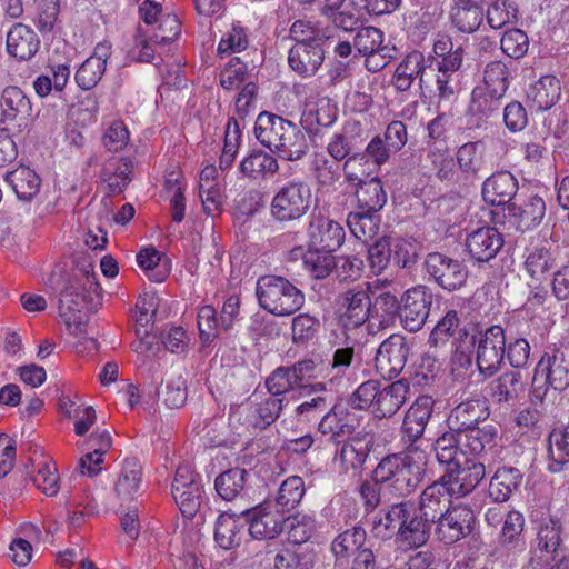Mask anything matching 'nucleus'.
<instances>
[{"label": "nucleus", "instance_id": "nucleus-1", "mask_svg": "<svg viewBox=\"0 0 569 569\" xmlns=\"http://www.w3.org/2000/svg\"><path fill=\"white\" fill-rule=\"evenodd\" d=\"M452 436L439 437L435 443L438 462L445 468L440 480L457 496L475 490L486 475V468L477 458L458 450Z\"/></svg>", "mask_w": 569, "mask_h": 569}, {"label": "nucleus", "instance_id": "nucleus-2", "mask_svg": "<svg viewBox=\"0 0 569 569\" xmlns=\"http://www.w3.org/2000/svg\"><path fill=\"white\" fill-rule=\"evenodd\" d=\"M253 132L262 146L287 161L300 160L309 149L307 137L297 124L268 111L258 114Z\"/></svg>", "mask_w": 569, "mask_h": 569}, {"label": "nucleus", "instance_id": "nucleus-3", "mask_svg": "<svg viewBox=\"0 0 569 569\" xmlns=\"http://www.w3.org/2000/svg\"><path fill=\"white\" fill-rule=\"evenodd\" d=\"M409 392V383L405 380L395 381L381 388L376 380L361 383L352 393L350 402L355 409H367L377 418L393 416L405 403Z\"/></svg>", "mask_w": 569, "mask_h": 569}, {"label": "nucleus", "instance_id": "nucleus-4", "mask_svg": "<svg viewBox=\"0 0 569 569\" xmlns=\"http://www.w3.org/2000/svg\"><path fill=\"white\" fill-rule=\"evenodd\" d=\"M101 303V288L96 274L87 271L81 279L70 283L60 295L59 311L67 327L74 335L83 331L80 316L83 308L94 309Z\"/></svg>", "mask_w": 569, "mask_h": 569}, {"label": "nucleus", "instance_id": "nucleus-5", "mask_svg": "<svg viewBox=\"0 0 569 569\" xmlns=\"http://www.w3.org/2000/svg\"><path fill=\"white\" fill-rule=\"evenodd\" d=\"M425 456L418 453L417 460L411 453L388 456L373 471V480L386 486L399 496L410 493L420 482Z\"/></svg>", "mask_w": 569, "mask_h": 569}, {"label": "nucleus", "instance_id": "nucleus-6", "mask_svg": "<svg viewBox=\"0 0 569 569\" xmlns=\"http://www.w3.org/2000/svg\"><path fill=\"white\" fill-rule=\"evenodd\" d=\"M257 296L260 306L279 317L298 311L305 303L303 293L282 277L267 276L258 280Z\"/></svg>", "mask_w": 569, "mask_h": 569}, {"label": "nucleus", "instance_id": "nucleus-7", "mask_svg": "<svg viewBox=\"0 0 569 569\" xmlns=\"http://www.w3.org/2000/svg\"><path fill=\"white\" fill-rule=\"evenodd\" d=\"M401 0H326L323 12L332 22L346 30H353L366 13L393 12Z\"/></svg>", "mask_w": 569, "mask_h": 569}, {"label": "nucleus", "instance_id": "nucleus-8", "mask_svg": "<svg viewBox=\"0 0 569 569\" xmlns=\"http://www.w3.org/2000/svg\"><path fill=\"white\" fill-rule=\"evenodd\" d=\"M312 201L310 187L301 181H292L282 186L273 196L270 212L280 222L299 220L303 217Z\"/></svg>", "mask_w": 569, "mask_h": 569}, {"label": "nucleus", "instance_id": "nucleus-9", "mask_svg": "<svg viewBox=\"0 0 569 569\" xmlns=\"http://www.w3.org/2000/svg\"><path fill=\"white\" fill-rule=\"evenodd\" d=\"M535 552L548 569H569V551L562 543V525L559 520L550 518L540 525Z\"/></svg>", "mask_w": 569, "mask_h": 569}, {"label": "nucleus", "instance_id": "nucleus-10", "mask_svg": "<svg viewBox=\"0 0 569 569\" xmlns=\"http://www.w3.org/2000/svg\"><path fill=\"white\" fill-rule=\"evenodd\" d=\"M532 383L536 393L543 388L537 397H542L548 387L565 390L569 386V358L557 349L546 352L535 369Z\"/></svg>", "mask_w": 569, "mask_h": 569}, {"label": "nucleus", "instance_id": "nucleus-11", "mask_svg": "<svg viewBox=\"0 0 569 569\" xmlns=\"http://www.w3.org/2000/svg\"><path fill=\"white\" fill-rule=\"evenodd\" d=\"M250 536L258 540L277 538L284 529L286 515L268 500L242 512Z\"/></svg>", "mask_w": 569, "mask_h": 569}, {"label": "nucleus", "instance_id": "nucleus-12", "mask_svg": "<svg viewBox=\"0 0 569 569\" xmlns=\"http://www.w3.org/2000/svg\"><path fill=\"white\" fill-rule=\"evenodd\" d=\"M171 493L184 517L192 518L198 512L202 499V486L190 466L181 465L177 468Z\"/></svg>", "mask_w": 569, "mask_h": 569}, {"label": "nucleus", "instance_id": "nucleus-13", "mask_svg": "<svg viewBox=\"0 0 569 569\" xmlns=\"http://www.w3.org/2000/svg\"><path fill=\"white\" fill-rule=\"evenodd\" d=\"M477 419H466L461 422L465 429L450 430L445 432L441 437H450L456 440V448L462 452H468L469 456L478 459V456L496 446L497 429L491 425L482 428H473L472 423Z\"/></svg>", "mask_w": 569, "mask_h": 569}, {"label": "nucleus", "instance_id": "nucleus-14", "mask_svg": "<svg viewBox=\"0 0 569 569\" xmlns=\"http://www.w3.org/2000/svg\"><path fill=\"white\" fill-rule=\"evenodd\" d=\"M431 303L432 296L427 287L416 286L408 289L402 296L400 307L403 327L410 332L420 330L428 318Z\"/></svg>", "mask_w": 569, "mask_h": 569}, {"label": "nucleus", "instance_id": "nucleus-15", "mask_svg": "<svg viewBox=\"0 0 569 569\" xmlns=\"http://www.w3.org/2000/svg\"><path fill=\"white\" fill-rule=\"evenodd\" d=\"M337 317L346 329L358 328L370 322V297L368 289H351L337 300Z\"/></svg>", "mask_w": 569, "mask_h": 569}, {"label": "nucleus", "instance_id": "nucleus-16", "mask_svg": "<svg viewBox=\"0 0 569 569\" xmlns=\"http://www.w3.org/2000/svg\"><path fill=\"white\" fill-rule=\"evenodd\" d=\"M506 337L500 326L490 327L479 341L477 366L481 375L491 377L499 369L505 355Z\"/></svg>", "mask_w": 569, "mask_h": 569}, {"label": "nucleus", "instance_id": "nucleus-17", "mask_svg": "<svg viewBox=\"0 0 569 569\" xmlns=\"http://www.w3.org/2000/svg\"><path fill=\"white\" fill-rule=\"evenodd\" d=\"M408 357V346L401 336H390L378 348L375 366L385 379H392L403 369Z\"/></svg>", "mask_w": 569, "mask_h": 569}, {"label": "nucleus", "instance_id": "nucleus-18", "mask_svg": "<svg viewBox=\"0 0 569 569\" xmlns=\"http://www.w3.org/2000/svg\"><path fill=\"white\" fill-rule=\"evenodd\" d=\"M475 515L463 505L450 507L438 518L436 535L445 543H453L471 532Z\"/></svg>", "mask_w": 569, "mask_h": 569}, {"label": "nucleus", "instance_id": "nucleus-19", "mask_svg": "<svg viewBox=\"0 0 569 569\" xmlns=\"http://www.w3.org/2000/svg\"><path fill=\"white\" fill-rule=\"evenodd\" d=\"M403 507L405 517L400 520L397 542L405 549H416L428 541L430 522L421 517L415 503L403 501Z\"/></svg>", "mask_w": 569, "mask_h": 569}, {"label": "nucleus", "instance_id": "nucleus-20", "mask_svg": "<svg viewBox=\"0 0 569 569\" xmlns=\"http://www.w3.org/2000/svg\"><path fill=\"white\" fill-rule=\"evenodd\" d=\"M426 266L429 274L447 290H457L467 280L468 272L462 263L441 253L435 252L429 254Z\"/></svg>", "mask_w": 569, "mask_h": 569}, {"label": "nucleus", "instance_id": "nucleus-21", "mask_svg": "<svg viewBox=\"0 0 569 569\" xmlns=\"http://www.w3.org/2000/svg\"><path fill=\"white\" fill-rule=\"evenodd\" d=\"M308 237L310 247L335 251L343 243L346 233L340 223L318 214L312 216L310 219Z\"/></svg>", "mask_w": 569, "mask_h": 569}, {"label": "nucleus", "instance_id": "nucleus-22", "mask_svg": "<svg viewBox=\"0 0 569 569\" xmlns=\"http://www.w3.org/2000/svg\"><path fill=\"white\" fill-rule=\"evenodd\" d=\"M112 53V44L103 40L96 44L92 54L76 72V82L83 90L94 88L106 72V67Z\"/></svg>", "mask_w": 569, "mask_h": 569}, {"label": "nucleus", "instance_id": "nucleus-23", "mask_svg": "<svg viewBox=\"0 0 569 569\" xmlns=\"http://www.w3.org/2000/svg\"><path fill=\"white\" fill-rule=\"evenodd\" d=\"M503 246L502 234L493 227L472 231L466 240L469 254L479 262L493 259Z\"/></svg>", "mask_w": 569, "mask_h": 569}, {"label": "nucleus", "instance_id": "nucleus-24", "mask_svg": "<svg viewBox=\"0 0 569 569\" xmlns=\"http://www.w3.org/2000/svg\"><path fill=\"white\" fill-rule=\"evenodd\" d=\"M451 496L441 480L436 481L422 491L417 510L431 523L451 507Z\"/></svg>", "mask_w": 569, "mask_h": 569}, {"label": "nucleus", "instance_id": "nucleus-25", "mask_svg": "<svg viewBox=\"0 0 569 569\" xmlns=\"http://www.w3.org/2000/svg\"><path fill=\"white\" fill-rule=\"evenodd\" d=\"M368 290L375 296L370 300V326L377 329H385L393 326L398 315H400V305L396 293L382 290L379 293L372 291L371 284Z\"/></svg>", "mask_w": 569, "mask_h": 569}, {"label": "nucleus", "instance_id": "nucleus-26", "mask_svg": "<svg viewBox=\"0 0 569 569\" xmlns=\"http://www.w3.org/2000/svg\"><path fill=\"white\" fill-rule=\"evenodd\" d=\"M518 190V181L509 171H500L487 178L482 184V198L492 206L510 202Z\"/></svg>", "mask_w": 569, "mask_h": 569}, {"label": "nucleus", "instance_id": "nucleus-27", "mask_svg": "<svg viewBox=\"0 0 569 569\" xmlns=\"http://www.w3.org/2000/svg\"><path fill=\"white\" fill-rule=\"evenodd\" d=\"M40 41L34 31L22 23H16L7 34V51L18 60H29L39 50Z\"/></svg>", "mask_w": 569, "mask_h": 569}, {"label": "nucleus", "instance_id": "nucleus-28", "mask_svg": "<svg viewBox=\"0 0 569 569\" xmlns=\"http://www.w3.org/2000/svg\"><path fill=\"white\" fill-rule=\"evenodd\" d=\"M323 61V50L319 43L295 44L288 57L290 67L299 74L308 77L316 73Z\"/></svg>", "mask_w": 569, "mask_h": 569}, {"label": "nucleus", "instance_id": "nucleus-29", "mask_svg": "<svg viewBox=\"0 0 569 569\" xmlns=\"http://www.w3.org/2000/svg\"><path fill=\"white\" fill-rule=\"evenodd\" d=\"M561 96L560 81L553 76H543L527 90L530 108L545 111L553 107Z\"/></svg>", "mask_w": 569, "mask_h": 569}, {"label": "nucleus", "instance_id": "nucleus-30", "mask_svg": "<svg viewBox=\"0 0 569 569\" xmlns=\"http://www.w3.org/2000/svg\"><path fill=\"white\" fill-rule=\"evenodd\" d=\"M2 117L6 121H18L26 126L31 117V102L18 87H8L1 96Z\"/></svg>", "mask_w": 569, "mask_h": 569}, {"label": "nucleus", "instance_id": "nucleus-31", "mask_svg": "<svg viewBox=\"0 0 569 569\" xmlns=\"http://www.w3.org/2000/svg\"><path fill=\"white\" fill-rule=\"evenodd\" d=\"M433 400L429 396L419 397L408 409L402 425V431L410 441L420 438L432 412Z\"/></svg>", "mask_w": 569, "mask_h": 569}, {"label": "nucleus", "instance_id": "nucleus-32", "mask_svg": "<svg viewBox=\"0 0 569 569\" xmlns=\"http://www.w3.org/2000/svg\"><path fill=\"white\" fill-rule=\"evenodd\" d=\"M331 252L321 248L312 247L306 251L302 247H296L290 251L289 257L291 260L302 259L303 266L315 278L323 279L336 266Z\"/></svg>", "mask_w": 569, "mask_h": 569}, {"label": "nucleus", "instance_id": "nucleus-33", "mask_svg": "<svg viewBox=\"0 0 569 569\" xmlns=\"http://www.w3.org/2000/svg\"><path fill=\"white\" fill-rule=\"evenodd\" d=\"M403 502L395 503L377 512L371 520V533L375 538L387 540L398 537L399 525L405 517Z\"/></svg>", "mask_w": 569, "mask_h": 569}, {"label": "nucleus", "instance_id": "nucleus-34", "mask_svg": "<svg viewBox=\"0 0 569 569\" xmlns=\"http://www.w3.org/2000/svg\"><path fill=\"white\" fill-rule=\"evenodd\" d=\"M509 217L519 229L526 230L538 226L546 212V204L542 198L532 196L522 204L511 203L508 206Z\"/></svg>", "mask_w": 569, "mask_h": 569}, {"label": "nucleus", "instance_id": "nucleus-35", "mask_svg": "<svg viewBox=\"0 0 569 569\" xmlns=\"http://www.w3.org/2000/svg\"><path fill=\"white\" fill-rule=\"evenodd\" d=\"M142 482V468L134 459H127L114 483V493L122 502L138 495Z\"/></svg>", "mask_w": 569, "mask_h": 569}, {"label": "nucleus", "instance_id": "nucleus-36", "mask_svg": "<svg viewBox=\"0 0 569 569\" xmlns=\"http://www.w3.org/2000/svg\"><path fill=\"white\" fill-rule=\"evenodd\" d=\"M483 89L473 91V98L487 93L493 101L503 97L509 86V71L501 61H492L483 71Z\"/></svg>", "mask_w": 569, "mask_h": 569}, {"label": "nucleus", "instance_id": "nucleus-37", "mask_svg": "<svg viewBox=\"0 0 569 569\" xmlns=\"http://www.w3.org/2000/svg\"><path fill=\"white\" fill-rule=\"evenodd\" d=\"M244 518L241 516L222 513L218 517L214 529V539L217 543L228 550L238 546L243 536L246 526Z\"/></svg>", "mask_w": 569, "mask_h": 569}, {"label": "nucleus", "instance_id": "nucleus-38", "mask_svg": "<svg viewBox=\"0 0 569 569\" xmlns=\"http://www.w3.org/2000/svg\"><path fill=\"white\" fill-rule=\"evenodd\" d=\"M426 67V59L422 52L412 51L408 53L396 68L392 83L399 91H407L413 81L421 77Z\"/></svg>", "mask_w": 569, "mask_h": 569}, {"label": "nucleus", "instance_id": "nucleus-39", "mask_svg": "<svg viewBox=\"0 0 569 569\" xmlns=\"http://www.w3.org/2000/svg\"><path fill=\"white\" fill-rule=\"evenodd\" d=\"M486 146L482 141H471L460 146L456 161L465 178H475L485 167Z\"/></svg>", "mask_w": 569, "mask_h": 569}, {"label": "nucleus", "instance_id": "nucleus-40", "mask_svg": "<svg viewBox=\"0 0 569 569\" xmlns=\"http://www.w3.org/2000/svg\"><path fill=\"white\" fill-rule=\"evenodd\" d=\"M521 473L512 467H501L497 469L490 479L488 492L496 502L507 501L511 493L518 489L521 482Z\"/></svg>", "mask_w": 569, "mask_h": 569}, {"label": "nucleus", "instance_id": "nucleus-41", "mask_svg": "<svg viewBox=\"0 0 569 569\" xmlns=\"http://www.w3.org/2000/svg\"><path fill=\"white\" fill-rule=\"evenodd\" d=\"M462 336L467 337V332L460 327L457 311L449 310L435 326L429 336V343L435 348L443 347L450 341L456 345Z\"/></svg>", "mask_w": 569, "mask_h": 569}, {"label": "nucleus", "instance_id": "nucleus-42", "mask_svg": "<svg viewBox=\"0 0 569 569\" xmlns=\"http://www.w3.org/2000/svg\"><path fill=\"white\" fill-rule=\"evenodd\" d=\"M6 181L21 200L32 199L40 190L41 180L29 167L20 166L6 176Z\"/></svg>", "mask_w": 569, "mask_h": 569}, {"label": "nucleus", "instance_id": "nucleus-43", "mask_svg": "<svg viewBox=\"0 0 569 569\" xmlns=\"http://www.w3.org/2000/svg\"><path fill=\"white\" fill-rule=\"evenodd\" d=\"M355 186H358L356 198L358 207L362 211L377 212L383 208L387 202V194L379 179L370 178L368 181Z\"/></svg>", "mask_w": 569, "mask_h": 569}, {"label": "nucleus", "instance_id": "nucleus-44", "mask_svg": "<svg viewBox=\"0 0 569 569\" xmlns=\"http://www.w3.org/2000/svg\"><path fill=\"white\" fill-rule=\"evenodd\" d=\"M369 453V440L365 436H353L341 447L338 460L341 467L348 470L359 469Z\"/></svg>", "mask_w": 569, "mask_h": 569}, {"label": "nucleus", "instance_id": "nucleus-45", "mask_svg": "<svg viewBox=\"0 0 569 569\" xmlns=\"http://www.w3.org/2000/svg\"><path fill=\"white\" fill-rule=\"evenodd\" d=\"M366 540V532L361 528H352L340 533L332 542L331 549L337 562L343 565L350 557L360 551Z\"/></svg>", "mask_w": 569, "mask_h": 569}, {"label": "nucleus", "instance_id": "nucleus-46", "mask_svg": "<svg viewBox=\"0 0 569 569\" xmlns=\"http://www.w3.org/2000/svg\"><path fill=\"white\" fill-rule=\"evenodd\" d=\"M279 169L278 162L271 154L259 151L246 157L239 166V171L244 178L257 180L268 173H274Z\"/></svg>", "mask_w": 569, "mask_h": 569}, {"label": "nucleus", "instance_id": "nucleus-47", "mask_svg": "<svg viewBox=\"0 0 569 569\" xmlns=\"http://www.w3.org/2000/svg\"><path fill=\"white\" fill-rule=\"evenodd\" d=\"M154 38L148 30L138 28L132 39L124 46L128 62L149 63L154 58Z\"/></svg>", "mask_w": 569, "mask_h": 569}, {"label": "nucleus", "instance_id": "nucleus-48", "mask_svg": "<svg viewBox=\"0 0 569 569\" xmlns=\"http://www.w3.org/2000/svg\"><path fill=\"white\" fill-rule=\"evenodd\" d=\"M288 539L295 545H301L309 541L317 530V520L315 513L296 512L286 517Z\"/></svg>", "mask_w": 569, "mask_h": 569}, {"label": "nucleus", "instance_id": "nucleus-49", "mask_svg": "<svg viewBox=\"0 0 569 569\" xmlns=\"http://www.w3.org/2000/svg\"><path fill=\"white\" fill-rule=\"evenodd\" d=\"M305 482L301 477L291 476L280 486L276 500L272 501L283 515L295 509L305 496Z\"/></svg>", "mask_w": 569, "mask_h": 569}, {"label": "nucleus", "instance_id": "nucleus-50", "mask_svg": "<svg viewBox=\"0 0 569 569\" xmlns=\"http://www.w3.org/2000/svg\"><path fill=\"white\" fill-rule=\"evenodd\" d=\"M550 472H559L569 462V429H556L549 436Z\"/></svg>", "mask_w": 569, "mask_h": 569}, {"label": "nucleus", "instance_id": "nucleus-51", "mask_svg": "<svg viewBox=\"0 0 569 569\" xmlns=\"http://www.w3.org/2000/svg\"><path fill=\"white\" fill-rule=\"evenodd\" d=\"M36 487L46 496H56L60 489V478L56 463L50 458H42L36 463L32 478Z\"/></svg>", "mask_w": 569, "mask_h": 569}, {"label": "nucleus", "instance_id": "nucleus-52", "mask_svg": "<svg viewBox=\"0 0 569 569\" xmlns=\"http://www.w3.org/2000/svg\"><path fill=\"white\" fill-rule=\"evenodd\" d=\"M519 10L511 0H493L488 4L486 18L491 29L498 30L507 24L516 23Z\"/></svg>", "mask_w": 569, "mask_h": 569}, {"label": "nucleus", "instance_id": "nucleus-53", "mask_svg": "<svg viewBox=\"0 0 569 569\" xmlns=\"http://www.w3.org/2000/svg\"><path fill=\"white\" fill-rule=\"evenodd\" d=\"M159 307V299L153 293H144L139 297L132 318L136 321V333L139 337H149L148 327L152 323L153 317Z\"/></svg>", "mask_w": 569, "mask_h": 569}, {"label": "nucleus", "instance_id": "nucleus-54", "mask_svg": "<svg viewBox=\"0 0 569 569\" xmlns=\"http://www.w3.org/2000/svg\"><path fill=\"white\" fill-rule=\"evenodd\" d=\"M247 471L240 468L220 473L214 481L218 495L224 500L237 498L244 488Z\"/></svg>", "mask_w": 569, "mask_h": 569}, {"label": "nucleus", "instance_id": "nucleus-55", "mask_svg": "<svg viewBox=\"0 0 569 569\" xmlns=\"http://www.w3.org/2000/svg\"><path fill=\"white\" fill-rule=\"evenodd\" d=\"M139 267L151 281L162 282L170 273L167 262H162L160 252L154 248H143L137 254Z\"/></svg>", "mask_w": 569, "mask_h": 569}, {"label": "nucleus", "instance_id": "nucleus-56", "mask_svg": "<svg viewBox=\"0 0 569 569\" xmlns=\"http://www.w3.org/2000/svg\"><path fill=\"white\" fill-rule=\"evenodd\" d=\"M382 42L383 32L375 27L363 28L355 37V47L362 56L368 57V63L371 62L376 54H381L387 50Z\"/></svg>", "mask_w": 569, "mask_h": 569}, {"label": "nucleus", "instance_id": "nucleus-57", "mask_svg": "<svg viewBox=\"0 0 569 569\" xmlns=\"http://www.w3.org/2000/svg\"><path fill=\"white\" fill-rule=\"evenodd\" d=\"M522 390L521 376L516 371L505 372L491 383V396L499 402H507L517 398Z\"/></svg>", "mask_w": 569, "mask_h": 569}, {"label": "nucleus", "instance_id": "nucleus-58", "mask_svg": "<svg viewBox=\"0 0 569 569\" xmlns=\"http://www.w3.org/2000/svg\"><path fill=\"white\" fill-rule=\"evenodd\" d=\"M377 170L376 163L362 153L349 157L343 164L346 180L351 184L368 181Z\"/></svg>", "mask_w": 569, "mask_h": 569}, {"label": "nucleus", "instance_id": "nucleus-59", "mask_svg": "<svg viewBox=\"0 0 569 569\" xmlns=\"http://www.w3.org/2000/svg\"><path fill=\"white\" fill-rule=\"evenodd\" d=\"M130 164L122 161H111L103 168L102 178L111 194H118L130 181Z\"/></svg>", "mask_w": 569, "mask_h": 569}, {"label": "nucleus", "instance_id": "nucleus-60", "mask_svg": "<svg viewBox=\"0 0 569 569\" xmlns=\"http://www.w3.org/2000/svg\"><path fill=\"white\" fill-rule=\"evenodd\" d=\"M391 252L398 267L409 268L417 262L420 244L412 238H396L391 240Z\"/></svg>", "mask_w": 569, "mask_h": 569}, {"label": "nucleus", "instance_id": "nucleus-61", "mask_svg": "<svg viewBox=\"0 0 569 569\" xmlns=\"http://www.w3.org/2000/svg\"><path fill=\"white\" fill-rule=\"evenodd\" d=\"M371 213L366 211L350 213L347 219L350 232L362 242L372 239L379 230V224Z\"/></svg>", "mask_w": 569, "mask_h": 569}, {"label": "nucleus", "instance_id": "nucleus-62", "mask_svg": "<svg viewBox=\"0 0 569 569\" xmlns=\"http://www.w3.org/2000/svg\"><path fill=\"white\" fill-rule=\"evenodd\" d=\"M483 19L481 7L453 6L451 21L462 32L476 31Z\"/></svg>", "mask_w": 569, "mask_h": 569}, {"label": "nucleus", "instance_id": "nucleus-63", "mask_svg": "<svg viewBox=\"0 0 569 569\" xmlns=\"http://www.w3.org/2000/svg\"><path fill=\"white\" fill-rule=\"evenodd\" d=\"M248 44L249 40L246 30L239 24H233L221 37L217 52L220 57H226L246 50Z\"/></svg>", "mask_w": 569, "mask_h": 569}, {"label": "nucleus", "instance_id": "nucleus-64", "mask_svg": "<svg viewBox=\"0 0 569 569\" xmlns=\"http://www.w3.org/2000/svg\"><path fill=\"white\" fill-rule=\"evenodd\" d=\"M290 37L299 43H319L329 39V34L310 21L298 20L290 28Z\"/></svg>", "mask_w": 569, "mask_h": 569}]
</instances>
